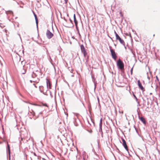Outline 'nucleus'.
<instances>
[{
  "instance_id": "nucleus-21",
  "label": "nucleus",
  "mask_w": 160,
  "mask_h": 160,
  "mask_svg": "<svg viewBox=\"0 0 160 160\" xmlns=\"http://www.w3.org/2000/svg\"><path fill=\"white\" fill-rule=\"evenodd\" d=\"M88 132H89L90 133H92V130H90V131H88Z\"/></svg>"
},
{
  "instance_id": "nucleus-2",
  "label": "nucleus",
  "mask_w": 160,
  "mask_h": 160,
  "mask_svg": "<svg viewBox=\"0 0 160 160\" xmlns=\"http://www.w3.org/2000/svg\"><path fill=\"white\" fill-rule=\"evenodd\" d=\"M114 33L115 34L116 37V39L117 40H118L123 45H124L125 42L119 36L118 34L115 31H114Z\"/></svg>"
},
{
  "instance_id": "nucleus-11",
  "label": "nucleus",
  "mask_w": 160,
  "mask_h": 160,
  "mask_svg": "<svg viewBox=\"0 0 160 160\" xmlns=\"http://www.w3.org/2000/svg\"><path fill=\"white\" fill-rule=\"evenodd\" d=\"M22 73L23 74H24L26 72V67L25 66H23V69L21 71Z\"/></svg>"
},
{
  "instance_id": "nucleus-22",
  "label": "nucleus",
  "mask_w": 160,
  "mask_h": 160,
  "mask_svg": "<svg viewBox=\"0 0 160 160\" xmlns=\"http://www.w3.org/2000/svg\"><path fill=\"white\" fill-rule=\"evenodd\" d=\"M42 88H43V87L42 86L40 87V89H41V88L42 89Z\"/></svg>"
},
{
  "instance_id": "nucleus-8",
  "label": "nucleus",
  "mask_w": 160,
  "mask_h": 160,
  "mask_svg": "<svg viewBox=\"0 0 160 160\" xmlns=\"http://www.w3.org/2000/svg\"><path fill=\"white\" fill-rule=\"evenodd\" d=\"M138 85L139 87V88L142 90H143L144 89V88L143 86H142V84L140 82L139 80L138 81Z\"/></svg>"
},
{
  "instance_id": "nucleus-10",
  "label": "nucleus",
  "mask_w": 160,
  "mask_h": 160,
  "mask_svg": "<svg viewBox=\"0 0 160 160\" xmlns=\"http://www.w3.org/2000/svg\"><path fill=\"white\" fill-rule=\"evenodd\" d=\"M47 87L48 88H49V89H51V84L50 82V81L48 80H47Z\"/></svg>"
},
{
  "instance_id": "nucleus-16",
  "label": "nucleus",
  "mask_w": 160,
  "mask_h": 160,
  "mask_svg": "<svg viewBox=\"0 0 160 160\" xmlns=\"http://www.w3.org/2000/svg\"><path fill=\"white\" fill-rule=\"evenodd\" d=\"M119 13L120 15V16H121V17L122 18H123V14L121 11H120V12H119Z\"/></svg>"
},
{
  "instance_id": "nucleus-19",
  "label": "nucleus",
  "mask_w": 160,
  "mask_h": 160,
  "mask_svg": "<svg viewBox=\"0 0 160 160\" xmlns=\"http://www.w3.org/2000/svg\"><path fill=\"white\" fill-rule=\"evenodd\" d=\"M133 96H134V97H135V99H136V101H137V100H138V99H137V97H136V96H135V95H134V94Z\"/></svg>"
},
{
  "instance_id": "nucleus-9",
  "label": "nucleus",
  "mask_w": 160,
  "mask_h": 160,
  "mask_svg": "<svg viewBox=\"0 0 160 160\" xmlns=\"http://www.w3.org/2000/svg\"><path fill=\"white\" fill-rule=\"evenodd\" d=\"M73 18H74V23H75V26L76 28H77L78 22V21L76 19L75 14H74Z\"/></svg>"
},
{
  "instance_id": "nucleus-24",
  "label": "nucleus",
  "mask_w": 160,
  "mask_h": 160,
  "mask_svg": "<svg viewBox=\"0 0 160 160\" xmlns=\"http://www.w3.org/2000/svg\"><path fill=\"white\" fill-rule=\"evenodd\" d=\"M44 105V106H47V104H45Z\"/></svg>"
},
{
  "instance_id": "nucleus-13",
  "label": "nucleus",
  "mask_w": 160,
  "mask_h": 160,
  "mask_svg": "<svg viewBox=\"0 0 160 160\" xmlns=\"http://www.w3.org/2000/svg\"><path fill=\"white\" fill-rule=\"evenodd\" d=\"M102 119H101L100 120V131L102 133Z\"/></svg>"
},
{
  "instance_id": "nucleus-23",
  "label": "nucleus",
  "mask_w": 160,
  "mask_h": 160,
  "mask_svg": "<svg viewBox=\"0 0 160 160\" xmlns=\"http://www.w3.org/2000/svg\"><path fill=\"white\" fill-rule=\"evenodd\" d=\"M156 78H157V80H158V77H157V76H156Z\"/></svg>"
},
{
  "instance_id": "nucleus-3",
  "label": "nucleus",
  "mask_w": 160,
  "mask_h": 160,
  "mask_svg": "<svg viewBox=\"0 0 160 160\" xmlns=\"http://www.w3.org/2000/svg\"><path fill=\"white\" fill-rule=\"evenodd\" d=\"M80 48L83 54L84 57L85 58L87 54V52L84 46L83 45H81Z\"/></svg>"
},
{
  "instance_id": "nucleus-12",
  "label": "nucleus",
  "mask_w": 160,
  "mask_h": 160,
  "mask_svg": "<svg viewBox=\"0 0 160 160\" xmlns=\"http://www.w3.org/2000/svg\"><path fill=\"white\" fill-rule=\"evenodd\" d=\"M140 120L142 121L144 123H145L146 121L144 118L142 117H141L140 118Z\"/></svg>"
},
{
  "instance_id": "nucleus-5",
  "label": "nucleus",
  "mask_w": 160,
  "mask_h": 160,
  "mask_svg": "<svg viewBox=\"0 0 160 160\" xmlns=\"http://www.w3.org/2000/svg\"><path fill=\"white\" fill-rule=\"evenodd\" d=\"M46 36L48 39L51 38L53 35L49 30H48L46 32Z\"/></svg>"
},
{
  "instance_id": "nucleus-27",
  "label": "nucleus",
  "mask_w": 160,
  "mask_h": 160,
  "mask_svg": "<svg viewBox=\"0 0 160 160\" xmlns=\"http://www.w3.org/2000/svg\"><path fill=\"white\" fill-rule=\"evenodd\" d=\"M33 105H37L35 104H34Z\"/></svg>"
},
{
  "instance_id": "nucleus-14",
  "label": "nucleus",
  "mask_w": 160,
  "mask_h": 160,
  "mask_svg": "<svg viewBox=\"0 0 160 160\" xmlns=\"http://www.w3.org/2000/svg\"><path fill=\"white\" fill-rule=\"evenodd\" d=\"M34 13V16L35 17V19L36 20V23L37 24H38V18H37V16L36 15L35 13Z\"/></svg>"
},
{
  "instance_id": "nucleus-7",
  "label": "nucleus",
  "mask_w": 160,
  "mask_h": 160,
  "mask_svg": "<svg viewBox=\"0 0 160 160\" xmlns=\"http://www.w3.org/2000/svg\"><path fill=\"white\" fill-rule=\"evenodd\" d=\"M36 72H33L32 74V77L33 78H35L37 77L38 75L40 74V72L39 71H36Z\"/></svg>"
},
{
  "instance_id": "nucleus-18",
  "label": "nucleus",
  "mask_w": 160,
  "mask_h": 160,
  "mask_svg": "<svg viewBox=\"0 0 160 160\" xmlns=\"http://www.w3.org/2000/svg\"><path fill=\"white\" fill-rule=\"evenodd\" d=\"M133 67H132L131 70V75H132V71H133Z\"/></svg>"
},
{
  "instance_id": "nucleus-25",
  "label": "nucleus",
  "mask_w": 160,
  "mask_h": 160,
  "mask_svg": "<svg viewBox=\"0 0 160 160\" xmlns=\"http://www.w3.org/2000/svg\"><path fill=\"white\" fill-rule=\"evenodd\" d=\"M30 82H32V80H30Z\"/></svg>"
},
{
  "instance_id": "nucleus-26",
  "label": "nucleus",
  "mask_w": 160,
  "mask_h": 160,
  "mask_svg": "<svg viewBox=\"0 0 160 160\" xmlns=\"http://www.w3.org/2000/svg\"><path fill=\"white\" fill-rule=\"evenodd\" d=\"M121 112L122 113H123V112L122 111V112Z\"/></svg>"
},
{
  "instance_id": "nucleus-4",
  "label": "nucleus",
  "mask_w": 160,
  "mask_h": 160,
  "mask_svg": "<svg viewBox=\"0 0 160 160\" xmlns=\"http://www.w3.org/2000/svg\"><path fill=\"white\" fill-rule=\"evenodd\" d=\"M110 50L112 58L114 60H116L117 59V56L115 52L112 49H110Z\"/></svg>"
},
{
  "instance_id": "nucleus-6",
  "label": "nucleus",
  "mask_w": 160,
  "mask_h": 160,
  "mask_svg": "<svg viewBox=\"0 0 160 160\" xmlns=\"http://www.w3.org/2000/svg\"><path fill=\"white\" fill-rule=\"evenodd\" d=\"M122 144L123 146L124 147L125 149L127 151H128V147L126 144V142L125 140L124 139L122 138Z\"/></svg>"
},
{
  "instance_id": "nucleus-15",
  "label": "nucleus",
  "mask_w": 160,
  "mask_h": 160,
  "mask_svg": "<svg viewBox=\"0 0 160 160\" xmlns=\"http://www.w3.org/2000/svg\"><path fill=\"white\" fill-rule=\"evenodd\" d=\"M7 147H8V153H9V155H10V147L9 145L8 144V145H7Z\"/></svg>"
},
{
  "instance_id": "nucleus-1",
  "label": "nucleus",
  "mask_w": 160,
  "mask_h": 160,
  "mask_svg": "<svg viewBox=\"0 0 160 160\" xmlns=\"http://www.w3.org/2000/svg\"><path fill=\"white\" fill-rule=\"evenodd\" d=\"M117 64L118 68L121 71H122L124 69V63L120 59H119L117 61Z\"/></svg>"
},
{
  "instance_id": "nucleus-20",
  "label": "nucleus",
  "mask_w": 160,
  "mask_h": 160,
  "mask_svg": "<svg viewBox=\"0 0 160 160\" xmlns=\"http://www.w3.org/2000/svg\"><path fill=\"white\" fill-rule=\"evenodd\" d=\"M68 0H64L66 3H67V2H68Z\"/></svg>"
},
{
  "instance_id": "nucleus-17",
  "label": "nucleus",
  "mask_w": 160,
  "mask_h": 160,
  "mask_svg": "<svg viewBox=\"0 0 160 160\" xmlns=\"http://www.w3.org/2000/svg\"><path fill=\"white\" fill-rule=\"evenodd\" d=\"M30 113H31L33 116H35V112L33 110H32V112H30Z\"/></svg>"
},
{
  "instance_id": "nucleus-28",
  "label": "nucleus",
  "mask_w": 160,
  "mask_h": 160,
  "mask_svg": "<svg viewBox=\"0 0 160 160\" xmlns=\"http://www.w3.org/2000/svg\"><path fill=\"white\" fill-rule=\"evenodd\" d=\"M35 86V87L36 88H37V87L36 86Z\"/></svg>"
}]
</instances>
